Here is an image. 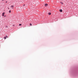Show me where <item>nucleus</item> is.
<instances>
[{"label":"nucleus","mask_w":78,"mask_h":78,"mask_svg":"<svg viewBox=\"0 0 78 78\" xmlns=\"http://www.w3.org/2000/svg\"><path fill=\"white\" fill-rule=\"evenodd\" d=\"M8 2H7V1H6V2H5V3H7Z\"/></svg>","instance_id":"13"},{"label":"nucleus","mask_w":78,"mask_h":78,"mask_svg":"<svg viewBox=\"0 0 78 78\" xmlns=\"http://www.w3.org/2000/svg\"><path fill=\"white\" fill-rule=\"evenodd\" d=\"M59 11H60V12H62V9H60L59 10Z\"/></svg>","instance_id":"3"},{"label":"nucleus","mask_w":78,"mask_h":78,"mask_svg":"<svg viewBox=\"0 0 78 78\" xmlns=\"http://www.w3.org/2000/svg\"><path fill=\"white\" fill-rule=\"evenodd\" d=\"M6 17V16H4V17Z\"/></svg>","instance_id":"9"},{"label":"nucleus","mask_w":78,"mask_h":78,"mask_svg":"<svg viewBox=\"0 0 78 78\" xmlns=\"http://www.w3.org/2000/svg\"><path fill=\"white\" fill-rule=\"evenodd\" d=\"M48 15H51V12L48 13Z\"/></svg>","instance_id":"5"},{"label":"nucleus","mask_w":78,"mask_h":78,"mask_svg":"<svg viewBox=\"0 0 78 78\" xmlns=\"http://www.w3.org/2000/svg\"><path fill=\"white\" fill-rule=\"evenodd\" d=\"M25 5H24L23 6H25Z\"/></svg>","instance_id":"15"},{"label":"nucleus","mask_w":78,"mask_h":78,"mask_svg":"<svg viewBox=\"0 0 78 78\" xmlns=\"http://www.w3.org/2000/svg\"><path fill=\"white\" fill-rule=\"evenodd\" d=\"M8 9H9V8L8 7Z\"/></svg>","instance_id":"14"},{"label":"nucleus","mask_w":78,"mask_h":78,"mask_svg":"<svg viewBox=\"0 0 78 78\" xmlns=\"http://www.w3.org/2000/svg\"><path fill=\"white\" fill-rule=\"evenodd\" d=\"M19 26H21V25H22V24H19Z\"/></svg>","instance_id":"8"},{"label":"nucleus","mask_w":78,"mask_h":78,"mask_svg":"<svg viewBox=\"0 0 78 78\" xmlns=\"http://www.w3.org/2000/svg\"><path fill=\"white\" fill-rule=\"evenodd\" d=\"M4 0H2V1H3Z\"/></svg>","instance_id":"17"},{"label":"nucleus","mask_w":78,"mask_h":78,"mask_svg":"<svg viewBox=\"0 0 78 78\" xmlns=\"http://www.w3.org/2000/svg\"><path fill=\"white\" fill-rule=\"evenodd\" d=\"M5 13L3 12L2 13V16H5Z\"/></svg>","instance_id":"1"},{"label":"nucleus","mask_w":78,"mask_h":78,"mask_svg":"<svg viewBox=\"0 0 78 78\" xmlns=\"http://www.w3.org/2000/svg\"><path fill=\"white\" fill-rule=\"evenodd\" d=\"M6 37H8V36H6Z\"/></svg>","instance_id":"16"},{"label":"nucleus","mask_w":78,"mask_h":78,"mask_svg":"<svg viewBox=\"0 0 78 78\" xmlns=\"http://www.w3.org/2000/svg\"><path fill=\"white\" fill-rule=\"evenodd\" d=\"M45 6H48V4H45Z\"/></svg>","instance_id":"2"},{"label":"nucleus","mask_w":78,"mask_h":78,"mask_svg":"<svg viewBox=\"0 0 78 78\" xmlns=\"http://www.w3.org/2000/svg\"><path fill=\"white\" fill-rule=\"evenodd\" d=\"M62 3L61 2H60V3Z\"/></svg>","instance_id":"18"},{"label":"nucleus","mask_w":78,"mask_h":78,"mask_svg":"<svg viewBox=\"0 0 78 78\" xmlns=\"http://www.w3.org/2000/svg\"><path fill=\"white\" fill-rule=\"evenodd\" d=\"M61 4H62V5L63 4V3L62 2L61 3Z\"/></svg>","instance_id":"12"},{"label":"nucleus","mask_w":78,"mask_h":78,"mask_svg":"<svg viewBox=\"0 0 78 78\" xmlns=\"http://www.w3.org/2000/svg\"><path fill=\"white\" fill-rule=\"evenodd\" d=\"M9 13H11V10H10L9 11Z\"/></svg>","instance_id":"6"},{"label":"nucleus","mask_w":78,"mask_h":78,"mask_svg":"<svg viewBox=\"0 0 78 78\" xmlns=\"http://www.w3.org/2000/svg\"><path fill=\"white\" fill-rule=\"evenodd\" d=\"M30 25L31 26L32 25V24L31 23H30Z\"/></svg>","instance_id":"11"},{"label":"nucleus","mask_w":78,"mask_h":78,"mask_svg":"<svg viewBox=\"0 0 78 78\" xmlns=\"http://www.w3.org/2000/svg\"><path fill=\"white\" fill-rule=\"evenodd\" d=\"M14 26H15V25L14 24V25H13V27H14Z\"/></svg>","instance_id":"10"},{"label":"nucleus","mask_w":78,"mask_h":78,"mask_svg":"<svg viewBox=\"0 0 78 78\" xmlns=\"http://www.w3.org/2000/svg\"><path fill=\"white\" fill-rule=\"evenodd\" d=\"M4 39H6V37H4Z\"/></svg>","instance_id":"7"},{"label":"nucleus","mask_w":78,"mask_h":78,"mask_svg":"<svg viewBox=\"0 0 78 78\" xmlns=\"http://www.w3.org/2000/svg\"><path fill=\"white\" fill-rule=\"evenodd\" d=\"M11 7H12V9H13V7H14V6H13V5H12V6H11Z\"/></svg>","instance_id":"4"}]
</instances>
